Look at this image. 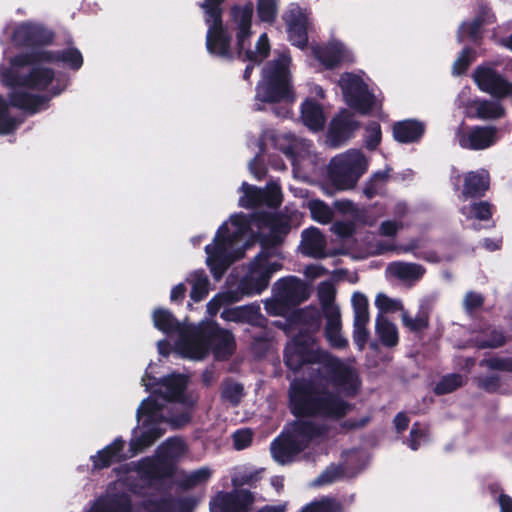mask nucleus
Masks as SVG:
<instances>
[{"mask_svg": "<svg viewBox=\"0 0 512 512\" xmlns=\"http://www.w3.org/2000/svg\"><path fill=\"white\" fill-rule=\"evenodd\" d=\"M476 56L475 50L470 47H465L460 52L459 56L453 64V73L456 75L464 74Z\"/></svg>", "mask_w": 512, "mask_h": 512, "instance_id": "nucleus-56", "label": "nucleus"}, {"mask_svg": "<svg viewBox=\"0 0 512 512\" xmlns=\"http://www.w3.org/2000/svg\"><path fill=\"white\" fill-rule=\"evenodd\" d=\"M360 127V122L346 109L338 113L330 122L328 139L331 146L340 147L353 137L355 131Z\"/></svg>", "mask_w": 512, "mask_h": 512, "instance_id": "nucleus-20", "label": "nucleus"}, {"mask_svg": "<svg viewBox=\"0 0 512 512\" xmlns=\"http://www.w3.org/2000/svg\"><path fill=\"white\" fill-rule=\"evenodd\" d=\"M341 503L335 498L323 497L304 506L300 512H342Z\"/></svg>", "mask_w": 512, "mask_h": 512, "instance_id": "nucleus-47", "label": "nucleus"}, {"mask_svg": "<svg viewBox=\"0 0 512 512\" xmlns=\"http://www.w3.org/2000/svg\"><path fill=\"white\" fill-rule=\"evenodd\" d=\"M253 440L250 429H239L233 433V445L236 450H243L249 447Z\"/></svg>", "mask_w": 512, "mask_h": 512, "instance_id": "nucleus-60", "label": "nucleus"}, {"mask_svg": "<svg viewBox=\"0 0 512 512\" xmlns=\"http://www.w3.org/2000/svg\"><path fill=\"white\" fill-rule=\"evenodd\" d=\"M89 512H131V503L128 499H113L107 503L96 505Z\"/></svg>", "mask_w": 512, "mask_h": 512, "instance_id": "nucleus-57", "label": "nucleus"}, {"mask_svg": "<svg viewBox=\"0 0 512 512\" xmlns=\"http://www.w3.org/2000/svg\"><path fill=\"white\" fill-rule=\"evenodd\" d=\"M245 396V389L242 383L231 377H227L221 384V399L232 407H237Z\"/></svg>", "mask_w": 512, "mask_h": 512, "instance_id": "nucleus-38", "label": "nucleus"}, {"mask_svg": "<svg viewBox=\"0 0 512 512\" xmlns=\"http://www.w3.org/2000/svg\"><path fill=\"white\" fill-rule=\"evenodd\" d=\"M282 19L286 25L288 40L290 43L300 49L308 45L309 14L306 9L298 4H291L283 13Z\"/></svg>", "mask_w": 512, "mask_h": 512, "instance_id": "nucleus-13", "label": "nucleus"}, {"mask_svg": "<svg viewBox=\"0 0 512 512\" xmlns=\"http://www.w3.org/2000/svg\"><path fill=\"white\" fill-rule=\"evenodd\" d=\"M301 118L304 125L314 132L324 129L326 117L323 107L314 99H306L302 103Z\"/></svg>", "mask_w": 512, "mask_h": 512, "instance_id": "nucleus-29", "label": "nucleus"}, {"mask_svg": "<svg viewBox=\"0 0 512 512\" xmlns=\"http://www.w3.org/2000/svg\"><path fill=\"white\" fill-rule=\"evenodd\" d=\"M276 213L268 211H256L250 214L251 225L254 224L258 228H269Z\"/></svg>", "mask_w": 512, "mask_h": 512, "instance_id": "nucleus-64", "label": "nucleus"}, {"mask_svg": "<svg viewBox=\"0 0 512 512\" xmlns=\"http://www.w3.org/2000/svg\"><path fill=\"white\" fill-rule=\"evenodd\" d=\"M304 450L305 444L300 443L298 438H295V435H291L289 432H282L272 441L270 446L273 459L281 465L291 463Z\"/></svg>", "mask_w": 512, "mask_h": 512, "instance_id": "nucleus-21", "label": "nucleus"}, {"mask_svg": "<svg viewBox=\"0 0 512 512\" xmlns=\"http://www.w3.org/2000/svg\"><path fill=\"white\" fill-rule=\"evenodd\" d=\"M376 333L385 347H394L399 342L397 327L387 318L378 316L376 320Z\"/></svg>", "mask_w": 512, "mask_h": 512, "instance_id": "nucleus-39", "label": "nucleus"}, {"mask_svg": "<svg viewBox=\"0 0 512 512\" xmlns=\"http://www.w3.org/2000/svg\"><path fill=\"white\" fill-rule=\"evenodd\" d=\"M323 313L314 306L294 309L288 316L291 325L299 328V333L305 339L309 337L310 343H313V335L320 331L322 326Z\"/></svg>", "mask_w": 512, "mask_h": 512, "instance_id": "nucleus-18", "label": "nucleus"}, {"mask_svg": "<svg viewBox=\"0 0 512 512\" xmlns=\"http://www.w3.org/2000/svg\"><path fill=\"white\" fill-rule=\"evenodd\" d=\"M290 64V55L283 52L263 66L261 79L255 87V111H263V104L292 103L295 100Z\"/></svg>", "mask_w": 512, "mask_h": 512, "instance_id": "nucleus-4", "label": "nucleus"}, {"mask_svg": "<svg viewBox=\"0 0 512 512\" xmlns=\"http://www.w3.org/2000/svg\"><path fill=\"white\" fill-rule=\"evenodd\" d=\"M338 392L327 387L319 388L312 382H302L292 386L290 411L297 418L343 419L354 405L344 400Z\"/></svg>", "mask_w": 512, "mask_h": 512, "instance_id": "nucleus-2", "label": "nucleus"}, {"mask_svg": "<svg viewBox=\"0 0 512 512\" xmlns=\"http://www.w3.org/2000/svg\"><path fill=\"white\" fill-rule=\"evenodd\" d=\"M401 319L403 325L414 333L422 332L429 327V316L426 313H420L413 318L407 312H403Z\"/></svg>", "mask_w": 512, "mask_h": 512, "instance_id": "nucleus-54", "label": "nucleus"}, {"mask_svg": "<svg viewBox=\"0 0 512 512\" xmlns=\"http://www.w3.org/2000/svg\"><path fill=\"white\" fill-rule=\"evenodd\" d=\"M230 17L237 26V58L243 62L261 64L270 54V43L266 33L258 38L256 50L246 49V42L252 34L251 25L253 17V4L246 3L244 6L233 5L230 8Z\"/></svg>", "mask_w": 512, "mask_h": 512, "instance_id": "nucleus-5", "label": "nucleus"}, {"mask_svg": "<svg viewBox=\"0 0 512 512\" xmlns=\"http://www.w3.org/2000/svg\"><path fill=\"white\" fill-rule=\"evenodd\" d=\"M463 385V377L460 374L452 373L445 375L435 386L437 395H445L451 393Z\"/></svg>", "mask_w": 512, "mask_h": 512, "instance_id": "nucleus-51", "label": "nucleus"}, {"mask_svg": "<svg viewBox=\"0 0 512 512\" xmlns=\"http://www.w3.org/2000/svg\"><path fill=\"white\" fill-rule=\"evenodd\" d=\"M161 423L162 422H156L148 426H143L144 430L140 436L131 439L130 450L133 455L142 452L145 448L154 444V442L165 433V429L159 426Z\"/></svg>", "mask_w": 512, "mask_h": 512, "instance_id": "nucleus-35", "label": "nucleus"}, {"mask_svg": "<svg viewBox=\"0 0 512 512\" xmlns=\"http://www.w3.org/2000/svg\"><path fill=\"white\" fill-rule=\"evenodd\" d=\"M55 72L49 67H33L24 75V87L43 91L53 82Z\"/></svg>", "mask_w": 512, "mask_h": 512, "instance_id": "nucleus-34", "label": "nucleus"}, {"mask_svg": "<svg viewBox=\"0 0 512 512\" xmlns=\"http://www.w3.org/2000/svg\"><path fill=\"white\" fill-rule=\"evenodd\" d=\"M222 317L231 322L248 323L252 326L264 328L268 324V319L262 315L258 304H250L225 309Z\"/></svg>", "mask_w": 512, "mask_h": 512, "instance_id": "nucleus-22", "label": "nucleus"}, {"mask_svg": "<svg viewBox=\"0 0 512 512\" xmlns=\"http://www.w3.org/2000/svg\"><path fill=\"white\" fill-rule=\"evenodd\" d=\"M239 301V297L236 296V292L233 290H228L225 292H220L216 294L208 303H207V312L210 315H216L219 310L226 305L235 303Z\"/></svg>", "mask_w": 512, "mask_h": 512, "instance_id": "nucleus-49", "label": "nucleus"}, {"mask_svg": "<svg viewBox=\"0 0 512 512\" xmlns=\"http://www.w3.org/2000/svg\"><path fill=\"white\" fill-rule=\"evenodd\" d=\"M309 209L312 219L321 224H328L333 218L332 210L321 200L310 201Z\"/></svg>", "mask_w": 512, "mask_h": 512, "instance_id": "nucleus-53", "label": "nucleus"}, {"mask_svg": "<svg viewBox=\"0 0 512 512\" xmlns=\"http://www.w3.org/2000/svg\"><path fill=\"white\" fill-rule=\"evenodd\" d=\"M205 252L207 254V265L212 275L215 279H220L234 260L227 254V249L219 244L206 245Z\"/></svg>", "mask_w": 512, "mask_h": 512, "instance_id": "nucleus-27", "label": "nucleus"}, {"mask_svg": "<svg viewBox=\"0 0 512 512\" xmlns=\"http://www.w3.org/2000/svg\"><path fill=\"white\" fill-rule=\"evenodd\" d=\"M299 224L298 214L296 211L289 214L276 212L269 230L285 241L292 228H297Z\"/></svg>", "mask_w": 512, "mask_h": 512, "instance_id": "nucleus-36", "label": "nucleus"}, {"mask_svg": "<svg viewBox=\"0 0 512 512\" xmlns=\"http://www.w3.org/2000/svg\"><path fill=\"white\" fill-rule=\"evenodd\" d=\"M365 147L368 150H375L381 143L382 131L377 121H370L365 127Z\"/></svg>", "mask_w": 512, "mask_h": 512, "instance_id": "nucleus-55", "label": "nucleus"}, {"mask_svg": "<svg viewBox=\"0 0 512 512\" xmlns=\"http://www.w3.org/2000/svg\"><path fill=\"white\" fill-rule=\"evenodd\" d=\"M192 288L190 297L194 302H200L208 295L209 280L203 270H197L192 274Z\"/></svg>", "mask_w": 512, "mask_h": 512, "instance_id": "nucleus-44", "label": "nucleus"}, {"mask_svg": "<svg viewBox=\"0 0 512 512\" xmlns=\"http://www.w3.org/2000/svg\"><path fill=\"white\" fill-rule=\"evenodd\" d=\"M476 117L479 119H498L504 116V107L497 102L482 100L475 103Z\"/></svg>", "mask_w": 512, "mask_h": 512, "instance_id": "nucleus-45", "label": "nucleus"}, {"mask_svg": "<svg viewBox=\"0 0 512 512\" xmlns=\"http://www.w3.org/2000/svg\"><path fill=\"white\" fill-rule=\"evenodd\" d=\"M291 435H295L300 443L305 444V449L309 446L310 442L323 435V428L310 420H301L298 418L291 423Z\"/></svg>", "mask_w": 512, "mask_h": 512, "instance_id": "nucleus-33", "label": "nucleus"}, {"mask_svg": "<svg viewBox=\"0 0 512 512\" xmlns=\"http://www.w3.org/2000/svg\"><path fill=\"white\" fill-rule=\"evenodd\" d=\"M461 213L467 218H475L480 221H487L492 218V205L487 201L473 202L469 206H463Z\"/></svg>", "mask_w": 512, "mask_h": 512, "instance_id": "nucleus-42", "label": "nucleus"}, {"mask_svg": "<svg viewBox=\"0 0 512 512\" xmlns=\"http://www.w3.org/2000/svg\"><path fill=\"white\" fill-rule=\"evenodd\" d=\"M393 138L398 143L418 142L425 133V125L417 119L397 121L392 126Z\"/></svg>", "mask_w": 512, "mask_h": 512, "instance_id": "nucleus-23", "label": "nucleus"}, {"mask_svg": "<svg viewBox=\"0 0 512 512\" xmlns=\"http://www.w3.org/2000/svg\"><path fill=\"white\" fill-rule=\"evenodd\" d=\"M393 275L401 280L417 281L423 277L426 270L417 263L396 262L390 266Z\"/></svg>", "mask_w": 512, "mask_h": 512, "instance_id": "nucleus-41", "label": "nucleus"}, {"mask_svg": "<svg viewBox=\"0 0 512 512\" xmlns=\"http://www.w3.org/2000/svg\"><path fill=\"white\" fill-rule=\"evenodd\" d=\"M243 195L239 199V206L246 209H253L262 206V189L250 185L247 182L242 183Z\"/></svg>", "mask_w": 512, "mask_h": 512, "instance_id": "nucleus-43", "label": "nucleus"}, {"mask_svg": "<svg viewBox=\"0 0 512 512\" xmlns=\"http://www.w3.org/2000/svg\"><path fill=\"white\" fill-rule=\"evenodd\" d=\"M51 96L31 94L26 91H13L9 94V103L0 94V135L12 133L17 128L16 119L9 115V106L34 115L48 108Z\"/></svg>", "mask_w": 512, "mask_h": 512, "instance_id": "nucleus-7", "label": "nucleus"}, {"mask_svg": "<svg viewBox=\"0 0 512 512\" xmlns=\"http://www.w3.org/2000/svg\"><path fill=\"white\" fill-rule=\"evenodd\" d=\"M163 405L151 396L144 399L137 409L138 420L145 416L146 419L143 421V426H148L156 422H163L165 416L161 413Z\"/></svg>", "mask_w": 512, "mask_h": 512, "instance_id": "nucleus-37", "label": "nucleus"}, {"mask_svg": "<svg viewBox=\"0 0 512 512\" xmlns=\"http://www.w3.org/2000/svg\"><path fill=\"white\" fill-rule=\"evenodd\" d=\"M210 477L211 470L207 467H202L186 475L182 480L179 481L178 485L184 490H189L207 482Z\"/></svg>", "mask_w": 512, "mask_h": 512, "instance_id": "nucleus-50", "label": "nucleus"}, {"mask_svg": "<svg viewBox=\"0 0 512 512\" xmlns=\"http://www.w3.org/2000/svg\"><path fill=\"white\" fill-rule=\"evenodd\" d=\"M278 249L275 248H261L260 251L255 255V257L250 261L261 267H271L274 262H270L272 257L277 256Z\"/></svg>", "mask_w": 512, "mask_h": 512, "instance_id": "nucleus-63", "label": "nucleus"}, {"mask_svg": "<svg viewBox=\"0 0 512 512\" xmlns=\"http://www.w3.org/2000/svg\"><path fill=\"white\" fill-rule=\"evenodd\" d=\"M339 86L346 104L362 115L369 114L375 104V95L369 91L364 80L353 73L345 72L340 76Z\"/></svg>", "mask_w": 512, "mask_h": 512, "instance_id": "nucleus-11", "label": "nucleus"}, {"mask_svg": "<svg viewBox=\"0 0 512 512\" xmlns=\"http://www.w3.org/2000/svg\"><path fill=\"white\" fill-rule=\"evenodd\" d=\"M505 342L506 338L504 333L497 329L491 330L486 337H477L474 340L475 347L478 349L499 348L503 346Z\"/></svg>", "mask_w": 512, "mask_h": 512, "instance_id": "nucleus-52", "label": "nucleus"}, {"mask_svg": "<svg viewBox=\"0 0 512 512\" xmlns=\"http://www.w3.org/2000/svg\"><path fill=\"white\" fill-rule=\"evenodd\" d=\"M313 55L326 69L339 66L345 57V47L340 42H332L326 46L313 48Z\"/></svg>", "mask_w": 512, "mask_h": 512, "instance_id": "nucleus-28", "label": "nucleus"}, {"mask_svg": "<svg viewBox=\"0 0 512 512\" xmlns=\"http://www.w3.org/2000/svg\"><path fill=\"white\" fill-rule=\"evenodd\" d=\"M237 234H230L229 227L226 222L222 223L216 231L212 245H222L227 249V246L231 244L236 238Z\"/></svg>", "mask_w": 512, "mask_h": 512, "instance_id": "nucleus-61", "label": "nucleus"}, {"mask_svg": "<svg viewBox=\"0 0 512 512\" xmlns=\"http://www.w3.org/2000/svg\"><path fill=\"white\" fill-rule=\"evenodd\" d=\"M317 294L323 315L340 313L339 307L335 304L336 291L330 282H321Z\"/></svg>", "mask_w": 512, "mask_h": 512, "instance_id": "nucleus-40", "label": "nucleus"}, {"mask_svg": "<svg viewBox=\"0 0 512 512\" xmlns=\"http://www.w3.org/2000/svg\"><path fill=\"white\" fill-rule=\"evenodd\" d=\"M367 163L360 153H345L335 156L328 165V176L338 190L353 188L366 172Z\"/></svg>", "mask_w": 512, "mask_h": 512, "instance_id": "nucleus-8", "label": "nucleus"}, {"mask_svg": "<svg viewBox=\"0 0 512 512\" xmlns=\"http://www.w3.org/2000/svg\"><path fill=\"white\" fill-rule=\"evenodd\" d=\"M176 347L191 359H203L212 351L216 359L225 360L234 353L235 339L230 331L216 322H203L198 326H187Z\"/></svg>", "mask_w": 512, "mask_h": 512, "instance_id": "nucleus-3", "label": "nucleus"}, {"mask_svg": "<svg viewBox=\"0 0 512 512\" xmlns=\"http://www.w3.org/2000/svg\"><path fill=\"white\" fill-rule=\"evenodd\" d=\"M301 237V245L304 254L318 259L327 256L326 239L318 228L309 227L303 230Z\"/></svg>", "mask_w": 512, "mask_h": 512, "instance_id": "nucleus-25", "label": "nucleus"}, {"mask_svg": "<svg viewBox=\"0 0 512 512\" xmlns=\"http://www.w3.org/2000/svg\"><path fill=\"white\" fill-rule=\"evenodd\" d=\"M481 365L487 366L491 370L498 371H506L512 372V358H500V357H491L489 359H484L481 362Z\"/></svg>", "mask_w": 512, "mask_h": 512, "instance_id": "nucleus-59", "label": "nucleus"}, {"mask_svg": "<svg viewBox=\"0 0 512 512\" xmlns=\"http://www.w3.org/2000/svg\"><path fill=\"white\" fill-rule=\"evenodd\" d=\"M10 62L15 68H23L40 63H63L69 69L78 71L83 65V56L79 49L69 47L58 51L19 53L13 56Z\"/></svg>", "mask_w": 512, "mask_h": 512, "instance_id": "nucleus-10", "label": "nucleus"}, {"mask_svg": "<svg viewBox=\"0 0 512 512\" xmlns=\"http://www.w3.org/2000/svg\"><path fill=\"white\" fill-rule=\"evenodd\" d=\"M257 16L261 22L272 24L278 12V0H257Z\"/></svg>", "mask_w": 512, "mask_h": 512, "instance_id": "nucleus-48", "label": "nucleus"}, {"mask_svg": "<svg viewBox=\"0 0 512 512\" xmlns=\"http://www.w3.org/2000/svg\"><path fill=\"white\" fill-rule=\"evenodd\" d=\"M326 319L324 336L332 348L345 349L348 347V341L341 334L342 322L341 313H330L323 315Z\"/></svg>", "mask_w": 512, "mask_h": 512, "instance_id": "nucleus-31", "label": "nucleus"}, {"mask_svg": "<svg viewBox=\"0 0 512 512\" xmlns=\"http://www.w3.org/2000/svg\"><path fill=\"white\" fill-rule=\"evenodd\" d=\"M152 385L159 386L154 393L167 402H185V391L188 386V377L180 373H172L162 378L151 377Z\"/></svg>", "mask_w": 512, "mask_h": 512, "instance_id": "nucleus-19", "label": "nucleus"}, {"mask_svg": "<svg viewBox=\"0 0 512 512\" xmlns=\"http://www.w3.org/2000/svg\"><path fill=\"white\" fill-rule=\"evenodd\" d=\"M265 308L268 314L273 316H285L291 309H293L286 302H282L281 298L278 296H274L273 300L267 302Z\"/></svg>", "mask_w": 512, "mask_h": 512, "instance_id": "nucleus-62", "label": "nucleus"}, {"mask_svg": "<svg viewBox=\"0 0 512 512\" xmlns=\"http://www.w3.org/2000/svg\"><path fill=\"white\" fill-rule=\"evenodd\" d=\"M153 323L154 326L165 334L179 333V340L181 341V333L186 329L187 326H182L174 314L164 308H156L153 311Z\"/></svg>", "mask_w": 512, "mask_h": 512, "instance_id": "nucleus-32", "label": "nucleus"}, {"mask_svg": "<svg viewBox=\"0 0 512 512\" xmlns=\"http://www.w3.org/2000/svg\"><path fill=\"white\" fill-rule=\"evenodd\" d=\"M473 80L482 92H486L495 98H506L508 80L490 65H479L473 72Z\"/></svg>", "mask_w": 512, "mask_h": 512, "instance_id": "nucleus-15", "label": "nucleus"}, {"mask_svg": "<svg viewBox=\"0 0 512 512\" xmlns=\"http://www.w3.org/2000/svg\"><path fill=\"white\" fill-rule=\"evenodd\" d=\"M138 472L144 480H160L173 475V467L163 459L144 458L139 462Z\"/></svg>", "mask_w": 512, "mask_h": 512, "instance_id": "nucleus-26", "label": "nucleus"}, {"mask_svg": "<svg viewBox=\"0 0 512 512\" xmlns=\"http://www.w3.org/2000/svg\"><path fill=\"white\" fill-rule=\"evenodd\" d=\"M55 32L45 24L26 20L17 23L11 32V42L15 47L26 48L34 53L46 51L44 48L53 44Z\"/></svg>", "mask_w": 512, "mask_h": 512, "instance_id": "nucleus-9", "label": "nucleus"}, {"mask_svg": "<svg viewBox=\"0 0 512 512\" xmlns=\"http://www.w3.org/2000/svg\"><path fill=\"white\" fill-rule=\"evenodd\" d=\"M489 187L490 179L488 174L470 171L464 176L461 198L464 201L468 199H480L485 196Z\"/></svg>", "mask_w": 512, "mask_h": 512, "instance_id": "nucleus-24", "label": "nucleus"}, {"mask_svg": "<svg viewBox=\"0 0 512 512\" xmlns=\"http://www.w3.org/2000/svg\"><path fill=\"white\" fill-rule=\"evenodd\" d=\"M201 8L205 12V23L208 26L206 34V49L217 58L233 61L235 55L231 49L232 37L223 23V8L221 5L204 0Z\"/></svg>", "mask_w": 512, "mask_h": 512, "instance_id": "nucleus-6", "label": "nucleus"}, {"mask_svg": "<svg viewBox=\"0 0 512 512\" xmlns=\"http://www.w3.org/2000/svg\"><path fill=\"white\" fill-rule=\"evenodd\" d=\"M481 22L479 19H473L471 21H465L461 24L458 30V40L463 41L464 35L473 42L474 44H480L483 38L481 28Z\"/></svg>", "mask_w": 512, "mask_h": 512, "instance_id": "nucleus-46", "label": "nucleus"}, {"mask_svg": "<svg viewBox=\"0 0 512 512\" xmlns=\"http://www.w3.org/2000/svg\"><path fill=\"white\" fill-rule=\"evenodd\" d=\"M283 264L274 262L271 267H261L254 263L248 264L247 273L239 280L234 292L239 297V301L244 296H254L261 294L270 284L274 273L281 270Z\"/></svg>", "mask_w": 512, "mask_h": 512, "instance_id": "nucleus-12", "label": "nucleus"}, {"mask_svg": "<svg viewBox=\"0 0 512 512\" xmlns=\"http://www.w3.org/2000/svg\"><path fill=\"white\" fill-rule=\"evenodd\" d=\"M253 238L258 241L260 248H275L278 249L284 240L278 235L272 233L270 230L268 233L256 232L253 234Z\"/></svg>", "mask_w": 512, "mask_h": 512, "instance_id": "nucleus-58", "label": "nucleus"}, {"mask_svg": "<svg viewBox=\"0 0 512 512\" xmlns=\"http://www.w3.org/2000/svg\"><path fill=\"white\" fill-rule=\"evenodd\" d=\"M255 496L247 489L218 492L210 502L211 512H250Z\"/></svg>", "mask_w": 512, "mask_h": 512, "instance_id": "nucleus-14", "label": "nucleus"}, {"mask_svg": "<svg viewBox=\"0 0 512 512\" xmlns=\"http://www.w3.org/2000/svg\"><path fill=\"white\" fill-rule=\"evenodd\" d=\"M125 442L121 437L116 438L112 443L97 452L92 457L93 465L96 469L110 467L113 463L123 459L121 453L124 449Z\"/></svg>", "mask_w": 512, "mask_h": 512, "instance_id": "nucleus-30", "label": "nucleus"}, {"mask_svg": "<svg viewBox=\"0 0 512 512\" xmlns=\"http://www.w3.org/2000/svg\"><path fill=\"white\" fill-rule=\"evenodd\" d=\"M273 293L292 308L297 307L309 297L307 285L296 276L278 279L273 285Z\"/></svg>", "mask_w": 512, "mask_h": 512, "instance_id": "nucleus-17", "label": "nucleus"}, {"mask_svg": "<svg viewBox=\"0 0 512 512\" xmlns=\"http://www.w3.org/2000/svg\"><path fill=\"white\" fill-rule=\"evenodd\" d=\"M284 363L293 372L300 371L307 364H318L317 377L339 389L345 397L354 398L361 390L362 381L356 369L328 351L313 349L309 337L305 339L302 334L294 336L286 345Z\"/></svg>", "mask_w": 512, "mask_h": 512, "instance_id": "nucleus-1", "label": "nucleus"}, {"mask_svg": "<svg viewBox=\"0 0 512 512\" xmlns=\"http://www.w3.org/2000/svg\"><path fill=\"white\" fill-rule=\"evenodd\" d=\"M497 128L495 126H471L457 134L461 148L467 150H485L497 141Z\"/></svg>", "mask_w": 512, "mask_h": 512, "instance_id": "nucleus-16", "label": "nucleus"}]
</instances>
